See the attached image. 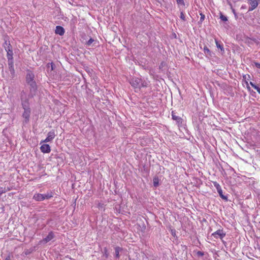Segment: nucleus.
I'll return each instance as SVG.
<instances>
[{
  "label": "nucleus",
  "mask_w": 260,
  "mask_h": 260,
  "mask_svg": "<svg viewBox=\"0 0 260 260\" xmlns=\"http://www.w3.org/2000/svg\"><path fill=\"white\" fill-rule=\"evenodd\" d=\"M172 119L174 120H176L178 124L182 123V118L181 117L177 116L176 115V113L174 111H172Z\"/></svg>",
  "instance_id": "9d476101"
},
{
  "label": "nucleus",
  "mask_w": 260,
  "mask_h": 260,
  "mask_svg": "<svg viewBox=\"0 0 260 260\" xmlns=\"http://www.w3.org/2000/svg\"><path fill=\"white\" fill-rule=\"evenodd\" d=\"M5 260H11V255L9 254L5 259Z\"/></svg>",
  "instance_id": "473e14b6"
},
{
  "label": "nucleus",
  "mask_w": 260,
  "mask_h": 260,
  "mask_svg": "<svg viewBox=\"0 0 260 260\" xmlns=\"http://www.w3.org/2000/svg\"><path fill=\"white\" fill-rule=\"evenodd\" d=\"M153 185L155 187H157L159 183V179L157 177L155 176L153 178Z\"/></svg>",
  "instance_id": "f3484780"
},
{
  "label": "nucleus",
  "mask_w": 260,
  "mask_h": 260,
  "mask_svg": "<svg viewBox=\"0 0 260 260\" xmlns=\"http://www.w3.org/2000/svg\"><path fill=\"white\" fill-rule=\"evenodd\" d=\"M204 52L205 54H210L211 53V52H210V50H209V49L207 47V46H204Z\"/></svg>",
  "instance_id": "4be33fe9"
},
{
  "label": "nucleus",
  "mask_w": 260,
  "mask_h": 260,
  "mask_svg": "<svg viewBox=\"0 0 260 260\" xmlns=\"http://www.w3.org/2000/svg\"><path fill=\"white\" fill-rule=\"evenodd\" d=\"M180 18L183 21H186L185 15L184 13L183 12H181V13H180Z\"/></svg>",
  "instance_id": "5701e85b"
},
{
  "label": "nucleus",
  "mask_w": 260,
  "mask_h": 260,
  "mask_svg": "<svg viewBox=\"0 0 260 260\" xmlns=\"http://www.w3.org/2000/svg\"><path fill=\"white\" fill-rule=\"evenodd\" d=\"M40 150L41 152L44 153H48L51 151V148L49 145L46 144H43L40 147Z\"/></svg>",
  "instance_id": "0eeeda50"
},
{
  "label": "nucleus",
  "mask_w": 260,
  "mask_h": 260,
  "mask_svg": "<svg viewBox=\"0 0 260 260\" xmlns=\"http://www.w3.org/2000/svg\"><path fill=\"white\" fill-rule=\"evenodd\" d=\"M6 188L5 187H0V196L4 193H5L6 192Z\"/></svg>",
  "instance_id": "393cba45"
},
{
  "label": "nucleus",
  "mask_w": 260,
  "mask_h": 260,
  "mask_svg": "<svg viewBox=\"0 0 260 260\" xmlns=\"http://www.w3.org/2000/svg\"><path fill=\"white\" fill-rule=\"evenodd\" d=\"M197 254L199 256H203L204 255V253L201 251H198L197 252Z\"/></svg>",
  "instance_id": "cd10ccee"
},
{
  "label": "nucleus",
  "mask_w": 260,
  "mask_h": 260,
  "mask_svg": "<svg viewBox=\"0 0 260 260\" xmlns=\"http://www.w3.org/2000/svg\"><path fill=\"white\" fill-rule=\"evenodd\" d=\"M147 86V83L145 81H142L141 80V82L140 83V88L146 87Z\"/></svg>",
  "instance_id": "b1692460"
},
{
  "label": "nucleus",
  "mask_w": 260,
  "mask_h": 260,
  "mask_svg": "<svg viewBox=\"0 0 260 260\" xmlns=\"http://www.w3.org/2000/svg\"><path fill=\"white\" fill-rule=\"evenodd\" d=\"M56 135L55 133L54 130H52V131H50L47 134V138L44 140H43L42 142H51L55 138Z\"/></svg>",
  "instance_id": "20e7f679"
},
{
  "label": "nucleus",
  "mask_w": 260,
  "mask_h": 260,
  "mask_svg": "<svg viewBox=\"0 0 260 260\" xmlns=\"http://www.w3.org/2000/svg\"><path fill=\"white\" fill-rule=\"evenodd\" d=\"M9 68L10 69V71H12L13 72H14V68H13V60H10V61H9Z\"/></svg>",
  "instance_id": "aec40b11"
},
{
  "label": "nucleus",
  "mask_w": 260,
  "mask_h": 260,
  "mask_svg": "<svg viewBox=\"0 0 260 260\" xmlns=\"http://www.w3.org/2000/svg\"><path fill=\"white\" fill-rule=\"evenodd\" d=\"M141 82V79L137 77L133 78L129 82L131 85L135 88H140Z\"/></svg>",
  "instance_id": "7ed1b4c3"
},
{
  "label": "nucleus",
  "mask_w": 260,
  "mask_h": 260,
  "mask_svg": "<svg viewBox=\"0 0 260 260\" xmlns=\"http://www.w3.org/2000/svg\"><path fill=\"white\" fill-rule=\"evenodd\" d=\"M212 235L215 238H219L220 239H222L225 237V233L223 230H218L213 233Z\"/></svg>",
  "instance_id": "39448f33"
},
{
  "label": "nucleus",
  "mask_w": 260,
  "mask_h": 260,
  "mask_svg": "<svg viewBox=\"0 0 260 260\" xmlns=\"http://www.w3.org/2000/svg\"><path fill=\"white\" fill-rule=\"evenodd\" d=\"M254 63L256 68L260 69V63H258L256 62H254Z\"/></svg>",
  "instance_id": "c756f323"
},
{
  "label": "nucleus",
  "mask_w": 260,
  "mask_h": 260,
  "mask_svg": "<svg viewBox=\"0 0 260 260\" xmlns=\"http://www.w3.org/2000/svg\"><path fill=\"white\" fill-rule=\"evenodd\" d=\"M250 84L252 87H253L256 91L260 94V88L253 83L252 82H250Z\"/></svg>",
  "instance_id": "6ab92c4d"
},
{
  "label": "nucleus",
  "mask_w": 260,
  "mask_h": 260,
  "mask_svg": "<svg viewBox=\"0 0 260 260\" xmlns=\"http://www.w3.org/2000/svg\"><path fill=\"white\" fill-rule=\"evenodd\" d=\"M258 0H249V4L250 5V7L249 8V11H252L255 9L258 6Z\"/></svg>",
  "instance_id": "6e6552de"
},
{
  "label": "nucleus",
  "mask_w": 260,
  "mask_h": 260,
  "mask_svg": "<svg viewBox=\"0 0 260 260\" xmlns=\"http://www.w3.org/2000/svg\"><path fill=\"white\" fill-rule=\"evenodd\" d=\"M122 250V249L119 247L117 246L115 248V256L116 258H119L120 255L119 252Z\"/></svg>",
  "instance_id": "2eb2a0df"
},
{
  "label": "nucleus",
  "mask_w": 260,
  "mask_h": 260,
  "mask_svg": "<svg viewBox=\"0 0 260 260\" xmlns=\"http://www.w3.org/2000/svg\"><path fill=\"white\" fill-rule=\"evenodd\" d=\"M44 200L49 199L53 197V194L52 192L47 193L46 194H43Z\"/></svg>",
  "instance_id": "a211bd4d"
},
{
  "label": "nucleus",
  "mask_w": 260,
  "mask_h": 260,
  "mask_svg": "<svg viewBox=\"0 0 260 260\" xmlns=\"http://www.w3.org/2000/svg\"><path fill=\"white\" fill-rule=\"evenodd\" d=\"M64 29L63 27L59 25L56 26V29L55 30V32L56 34L62 36L64 35Z\"/></svg>",
  "instance_id": "1a4fd4ad"
},
{
  "label": "nucleus",
  "mask_w": 260,
  "mask_h": 260,
  "mask_svg": "<svg viewBox=\"0 0 260 260\" xmlns=\"http://www.w3.org/2000/svg\"><path fill=\"white\" fill-rule=\"evenodd\" d=\"M177 4L178 6H184L185 3L184 0H176Z\"/></svg>",
  "instance_id": "412c9836"
},
{
  "label": "nucleus",
  "mask_w": 260,
  "mask_h": 260,
  "mask_svg": "<svg viewBox=\"0 0 260 260\" xmlns=\"http://www.w3.org/2000/svg\"><path fill=\"white\" fill-rule=\"evenodd\" d=\"M105 257L106 258H107L108 257V254L107 253V250L105 248Z\"/></svg>",
  "instance_id": "2f4dec72"
},
{
  "label": "nucleus",
  "mask_w": 260,
  "mask_h": 260,
  "mask_svg": "<svg viewBox=\"0 0 260 260\" xmlns=\"http://www.w3.org/2000/svg\"><path fill=\"white\" fill-rule=\"evenodd\" d=\"M94 41L93 39L90 38L86 43L87 45L89 46L91 44V43Z\"/></svg>",
  "instance_id": "bb28decb"
},
{
  "label": "nucleus",
  "mask_w": 260,
  "mask_h": 260,
  "mask_svg": "<svg viewBox=\"0 0 260 260\" xmlns=\"http://www.w3.org/2000/svg\"><path fill=\"white\" fill-rule=\"evenodd\" d=\"M220 18H221V20H222V21H227V20H228V19H227L226 17V16H223V15H221V16H220Z\"/></svg>",
  "instance_id": "c85d7f7f"
},
{
  "label": "nucleus",
  "mask_w": 260,
  "mask_h": 260,
  "mask_svg": "<svg viewBox=\"0 0 260 260\" xmlns=\"http://www.w3.org/2000/svg\"><path fill=\"white\" fill-rule=\"evenodd\" d=\"M213 184H214V186L216 188L217 191L218 192L220 197L222 199L227 200V198L222 194V190L221 187L220 185L219 184V183H218L217 182H213Z\"/></svg>",
  "instance_id": "423d86ee"
},
{
  "label": "nucleus",
  "mask_w": 260,
  "mask_h": 260,
  "mask_svg": "<svg viewBox=\"0 0 260 260\" xmlns=\"http://www.w3.org/2000/svg\"><path fill=\"white\" fill-rule=\"evenodd\" d=\"M25 96V93L24 92H22L21 93V99L22 100V106L24 109V112L23 113L22 116L25 119V122H27L29 119L30 109L29 107L28 100H23Z\"/></svg>",
  "instance_id": "f257e3e1"
},
{
  "label": "nucleus",
  "mask_w": 260,
  "mask_h": 260,
  "mask_svg": "<svg viewBox=\"0 0 260 260\" xmlns=\"http://www.w3.org/2000/svg\"><path fill=\"white\" fill-rule=\"evenodd\" d=\"M35 75L34 73L30 71H28L26 76V82L29 84L32 88L36 89L37 85L35 81L34 80Z\"/></svg>",
  "instance_id": "f03ea898"
},
{
  "label": "nucleus",
  "mask_w": 260,
  "mask_h": 260,
  "mask_svg": "<svg viewBox=\"0 0 260 260\" xmlns=\"http://www.w3.org/2000/svg\"><path fill=\"white\" fill-rule=\"evenodd\" d=\"M250 76L248 74L244 75L243 76V80L244 81V82L247 86V88L248 89H250V87L249 86V83H248V81L250 80Z\"/></svg>",
  "instance_id": "ddd939ff"
},
{
  "label": "nucleus",
  "mask_w": 260,
  "mask_h": 260,
  "mask_svg": "<svg viewBox=\"0 0 260 260\" xmlns=\"http://www.w3.org/2000/svg\"><path fill=\"white\" fill-rule=\"evenodd\" d=\"M5 44L6 45L5 46L6 51H8V50H12V47L11 45L10 42L6 41Z\"/></svg>",
  "instance_id": "dca6fc26"
},
{
  "label": "nucleus",
  "mask_w": 260,
  "mask_h": 260,
  "mask_svg": "<svg viewBox=\"0 0 260 260\" xmlns=\"http://www.w3.org/2000/svg\"><path fill=\"white\" fill-rule=\"evenodd\" d=\"M171 234L175 237L176 236V231L175 230H171Z\"/></svg>",
  "instance_id": "7c9ffc66"
},
{
  "label": "nucleus",
  "mask_w": 260,
  "mask_h": 260,
  "mask_svg": "<svg viewBox=\"0 0 260 260\" xmlns=\"http://www.w3.org/2000/svg\"><path fill=\"white\" fill-rule=\"evenodd\" d=\"M204 16H203V17L202 16V17H201V18H203V19H204Z\"/></svg>",
  "instance_id": "72a5a7b5"
},
{
  "label": "nucleus",
  "mask_w": 260,
  "mask_h": 260,
  "mask_svg": "<svg viewBox=\"0 0 260 260\" xmlns=\"http://www.w3.org/2000/svg\"><path fill=\"white\" fill-rule=\"evenodd\" d=\"M215 43L218 48H220L221 50H223L222 46L220 45L216 40H215Z\"/></svg>",
  "instance_id": "a878e982"
},
{
  "label": "nucleus",
  "mask_w": 260,
  "mask_h": 260,
  "mask_svg": "<svg viewBox=\"0 0 260 260\" xmlns=\"http://www.w3.org/2000/svg\"><path fill=\"white\" fill-rule=\"evenodd\" d=\"M7 52V56L8 59V61H10L11 60H13V50H8V51H6Z\"/></svg>",
  "instance_id": "4468645a"
},
{
  "label": "nucleus",
  "mask_w": 260,
  "mask_h": 260,
  "mask_svg": "<svg viewBox=\"0 0 260 260\" xmlns=\"http://www.w3.org/2000/svg\"><path fill=\"white\" fill-rule=\"evenodd\" d=\"M33 199L37 201H42L44 200L43 194L36 193L33 196Z\"/></svg>",
  "instance_id": "9b49d317"
},
{
  "label": "nucleus",
  "mask_w": 260,
  "mask_h": 260,
  "mask_svg": "<svg viewBox=\"0 0 260 260\" xmlns=\"http://www.w3.org/2000/svg\"><path fill=\"white\" fill-rule=\"evenodd\" d=\"M53 238L54 234L52 232H50L49 233L47 236L43 240V241H44L45 243H47L51 241Z\"/></svg>",
  "instance_id": "f8f14e48"
}]
</instances>
